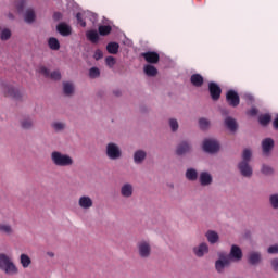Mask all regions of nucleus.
<instances>
[{"label":"nucleus","mask_w":278,"mask_h":278,"mask_svg":"<svg viewBox=\"0 0 278 278\" xmlns=\"http://www.w3.org/2000/svg\"><path fill=\"white\" fill-rule=\"evenodd\" d=\"M269 205L273 210H278V193L269 195Z\"/></svg>","instance_id":"42"},{"label":"nucleus","mask_w":278,"mask_h":278,"mask_svg":"<svg viewBox=\"0 0 278 278\" xmlns=\"http://www.w3.org/2000/svg\"><path fill=\"white\" fill-rule=\"evenodd\" d=\"M90 14L94 18L96 15L92 13H77L76 18H77L78 23H80L81 27H86V22L84 21V16H87Z\"/></svg>","instance_id":"43"},{"label":"nucleus","mask_w":278,"mask_h":278,"mask_svg":"<svg viewBox=\"0 0 278 278\" xmlns=\"http://www.w3.org/2000/svg\"><path fill=\"white\" fill-rule=\"evenodd\" d=\"M188 153H192V143L189 141H181L176 147V155H186Z\"/></svg>","instance_id":"20"},{"label":"nucleus","mask_w":278,"mask_h":278,"mask_svg":"<svg viewBox=\"0 0 278 278\" xmlns=\"http://www.w3.org/2000/svg\"><path fill=\"white\" fill-rule=\"evenodd\" d=\"M12 38V30L10 28H3L0 30V40L2 42H8Z\"/></svg>","instance_id":"36"},{"label":"nucleus","mask_w":278,"mask_h":278,"mask_svg":"<svg viewBox=\"0 0 278 278\" xmlns=\"http://www.w3.org/2000/svg\"><path fill=\"white\" fill-rule=\"evenodd\" d=\"M261 125H268L270 123V115L265 114V115H261L258 118Z\"/></svg>","instance_id":"48"},{"label":"nucleus","mask_w":278,"mask_h":278,"mask_svg":"<svg viewBox=\"0 0 278 278\" xmlns=\"http://www.w3.org/2000/svg\"><path fill=\"white\" fill-rule=\"evenodd\" d=\"M132 162L136 166H142L147 162V152L142 149H137L132 153Z\"/></svg>","instance_id":"17"},{"label":"nucleus","mask_w":278,"mask_h":278,"mask_svg":"<svg viewBox=\"0 0 278 278\" xmlns=\"http://www.w3.org/2000/svg\"><path fill=\"white\" fill-rule=\"evenodd\" d=\"M191 84L197 88H201L203 86V76L201 74H193L191 76Z\"/></svg>","instance_id":"38"},{"label":"nucleus","mask_w":278,"mask_h":278,"mask_svg":"<svg viewBox=\"0 0 278 278\" xmlns=\"http://www.w3.org/2000/svg\"><path fill=\"white\" fill-rule=\"evenodd\" d=\"M88 75L90 79H99V77H101V70H99V67H91Z\"/></svg>","instance_id":"39"},{"label":"nucleus","mask_w":278,"mask_h":278,"mask_svg":"<svg viewBox=\"0 0 278 278\" xmlns=\"http://www.w3.org/2000/svg\"><path fill=\"white\" fill-rule=\"evenodd\" d=\"M118 43L116 42H110L108 46H106V50L109 53H111L112 55H116V53H118Z\"/></svg>","instance_id":"40"},{"label":"nucleus","mask_w":278,"mask_h":278,"mask_svg":"<svg viewBox=\"0 0 278 278\" xmlns=\"http://www.w3.org/2000/svg\"><path fill=\"white\" fill-rule=\"evenodd\" d=\"M46 255H47V257H50L51 260H53V257H55V252H53V251H48V252L46 253Z\"/></svg>","instance_id":"54"},{"label":"nucleus","mask_w":278,"mask_h":278,"mask_svg":"<svg viewBox=\"0 0 278 278\" xmlns=\"http://www.w3.org/2000/svg\"><path fill=\"white\" fill-rule=\"evenodd\" d=\"M87 39L92 42V45H97L99 42V33L97 30H88L86 33Z\"/></svg>","instance_id":"34"},{"label":"nucleus","mask_w":278,"mask_h":278,"mask_svg":"<svg viewBox=\"0 0 278 278\" xmlns=\"http://www.w3.org/2000/svg\"><path fill=\"white\" fill-rule=\"evenodd\" d=\"M250 114H251L252 116H255V114H257V110L252 109V110L250 111Z\"/></svg>","instance_id":"58"},{"label":"nucleus","mask_w":278,"mask_h":278,"mask_svg":"<svg viewBox=\"0 0 278 278\" xmlns=\"http://www.w3.org/2000/svg\"><path fill=\"white\" fill-rule=\"evenodd\" d=\"M267 253H268L269 255H278V244L270 245V247L267 249Z\"/></svg>","instance_id":"50"},{"label":"nucleus","mask_w":278,"mask_h":278,"mask_svg":"<svg viewBox=\"0 0 278 278\" xmlns=\"http://www.w3.org/2000/svg\"><path fill=\"white\" fill-rule=\"evenodd\" d=\"M247 262L249 266L253 268H257V266H262L264 264V254L260 250H251L247 254Z\"/></svg>","instance_id":"6"},{"label":"nucleus","mask_w":278,"mask_h":278,"mask_svg":"<svg viewBox=\"0 0 278 278\" xmlns=\"http://www.w3.org/2000/svg\"><path fill=\"white\" fill-rule=\"evenodd\" d=\"M77 205L81 212H90L94 207V198L89 194H80L77 199Z\"/></svg>","instance_id":"7"},{"label":"nucleus","mask_w":278,"mask_h":278,"mask_svg":"<svg viewBox=\"0 0 278 278\" xmlns=\"http://www.w3.org/2000/svg\"><path fill=\"white\" fill-rule=\"evenodd\" d=\"M134 184L129 181L123 182L119 187V195L122 199H131V197H134Z\"/></svg>","instance_id":"14"},{"label":"nucleus","mask_w":278,"mask_h":278,"mask_svg":"<svg viewBox=\"0 0 278 278\" xmlns=\"http://www.w3.org/2000/svg\"><path fill=\"white\" fill-rule=\"evenodd\" d=\"M0 233L7 238H12L16 233L14 226L8 222H0Z\"/></svg>","instance_id":"16"},{"label":"nucleus","mask_w":278,"mask_h":278,"mask_svg":"<svg viewBox=\"0 0 278 278\" xmlns=\"http://www.w3.org/2000/svg\"><path fill=\"white\" fill-rule=\"evenodd\" d=\"M105 64L109 68H114V66L116 65V59L114 56H108L105 59Z\"/></svg>","instance_id":"47"},{"label":"nucleus","mask_w":278,"mask_h":278,"mask_svg":"<svg viewBox=\"0 0 278 278\" xmlns=\"http://www.w3.org/2000/svg\"><path fill=\"white\" fill-rule=\"evenodd\" d=\"M231 264H232L231 258H229V254L227 252L225 251L217 252V258L215 260L214 268L218 275H223V273H225V269L229 268Z\"/></svg>","instance_id":"4"},{"label":"nucleus","mask_w":278,"mask_h":278,"mask_svg":"<svg viewBox=\"0 0 278 278\" xmlns=\"http://www.w3.org/2000/svg\"><path fill=\"white\" fill-rule=\"evenodd\" d=\"M167 188H169V190H175V184L174 182H168Z\"/></svg>","instance_id":"56"},{"label":"nucleus","mask_w":278,"mask_h":278,"mask_svg":"<svg viewBox=\"0 0 278 278\" xmlns=\"http://www.w3.org/2000/svg\"><path fill=\"white\" fill-rule=\"evenodd\" d=\"M198 181L201 188H210L214 184V176L207 170H202L198 176Z\"/></svg>","instance_id":"10"},{"label":"nucleus","mask_w":278,"mask_h":278,"mask_svg":"<svg viewBox=\"0 0 278 278\" xmlns=\"http://www.w3.org/2000/svg\"><path fill=\"white\" fill-rule=\"evenodd\" d=\"M192 253L199 260L205 257V255H210V243L206 241L199 242L192 248Z\"/></svg>","instance_id":"9"},{"label":"nucleus","mask_w":278,"mask_h":278,"mask_svg":"<svg viewBox=\"0 0 278 278\" xmlns=\"http://www.w3.org/2000/svg\"><path fill=\"white\" fill-rule=\"evenodd\" d=\"M51 79H54V81H60L62 79V74L60 73V71H54L52 73H50Z\"/></svg>","instance_id":"49"},{"label":"nucleus","mask_w":278,"mask_h":278,"mask_svg":"<svg viewBox=\"0 0 278 278\" xmlns=\"http://www.w3.org/2000/svg\"><path fill=\"white\" fill-rule=\"evenodd\" d=\"M0 270L7 275V277H16L20 269L14 258L10 254L0 253Z\"/></svg>","instance_id":"1"},{"label":"nucleus","mask_w":278,"mask_h":278,"mask_svg":"<svg viewBox=\"0 0 278 278\" xmlns=\"http://www.w3.org/2000/svg\"><path fill=\"white\" fill-rule=\"evenodd\" d=\"M50 160L58 168H72V166H75V159L71 154L58 150L50 153Z\"/></svg>","instance_id":"2"},{"label":"nucleus","mask_w":278,"mask_h":278,"mask_svg":"<svg viewBox=\"0 0 278 278\" xmlns=\"http://www.w3.org/2000/svg\"><path fill=\"white\" fill-rule=\"evenodd\" d=\"M56 30L59 31V34L61 36H71V34H73V28H71V26L66 23H61L56 26Z\"/></svg>","instance_id":"26"},{"label":"nucleus","mask_w":278,"mask_h":278,"mask_svg":"<svg viewBox=\"0 0 278 278\" xmlns=\"http://www.w3.org/2000/svg\"><path fill=\"white\" fill-rule=\"evenodd\" d=\"M104 155L110 162H118L123 160V148L117 142L109 141L104 146Z\"/></svg>","instance_id":"3"},{"label":"nucleus","mask_w":278,"mask_h":278,"mask_svg":"<svg viewBox=\"0 0 278 278\" xmlns=\"http://www.w3.org/2000/svg\"><path fill=\"white\" fill-rule=\"evenodd\" d=\"M7 17L9 18V21H14L16 18V16L14 15V13H8Z\"/></svg>","instance_id":"55"},{"label":"nucleus","mask_w":278,"mask_h":278,"mask_svg":"<svg viewBox=\"0 0 278 278\" xmlns=\"http://www.w3.org/2000/svg\"><path fill=\"white\" fill-rule=\"evenodd\" d=\"M38 73L40 75H42L43 77H49L50 76L49 70L45 66H39L38 67Z\"/></svg>","instance_id":"51"},{"label":"nucleus","mask_w":278,"mask_h":278,"mask_svg":"<svg viewBox=\"0 0 278 278\" xmlns=\"http://www.w3.org/2000/svg\"><path fill=\"white\" fill-rule=\"evenodd\" d=\"M199 170L194 167H188L185 172V179H187V181H198L199 180Z\"/></svg>","instance_id":"23"},{"label":"nucleus","mask_w":278,"mask_h":278,"mask_svg":"<svg viewBox=\"0 0 278 278\" xmlns=\"http://www.w3.org/2000/svg\"><path fill=\"white\" fill-rule=\"evenodd\" d=\"M208 90L214 101H218V99H220V87L216 85V83H210Z\"/></svg>","instance_id":"25"},{"label":"nucleus","mask_w":278,"mask_h":278,"mask_svg":"<svg viewBox=\"0 0 278 278\" xmlns=\"http://www.w3.org/2000/svg\"><path fill=\"white\" fill-rule=\"evenodd\" d=\"M274 127H275L276 129H278V115H277V117H276L275 121H274Z\"/></svg>","instance_id":"57"},{"label":"nucleus","mask_w":278,"mask_h":278,"mask_svg":"<svg viewBox=\"0 0 278 278\" xmlns=\"http://www.w3.org/2000/svg\"><path fill=\"white\" fill-rule=\"evenodd\" d=\"M261 147L263 155H265V157H268V155H270V153L273 152V149H275V140H273L271 138H265L262 140Z\"/></svg>","instance_id":"18"},{"label":"nucleus","mask_w":278,"mask_h":278,"mask_svg":"<svg viewBox=\"0 0 278 278\" xmlns=\"http://www.w3.org/2000/svg\"><path fill=\"white\" fill-rule=\"evenodd\" d=\"M198 123H199V127H200V129H202V131H207V129H210V127H212V122L205 117H201Z\"/></svg>","instance_id":"37"},{"label":"nucleus","mask_w":278,"mask_h":278,"mask_svg":"<svg viewBox=\"0 0 278 278\" xmlns=\"http://www.w3.org/2000/svg\"><path fill=\"white\" fill-rule=\"evenodd\" d=\"M228 257H229L230 262H232V264L238 263V262H242V258L244 257V254L242 253V248H240L237 244H232L230 247Z\"/></svg>","instance_id":"11"},{"label":"nucleus","mask_w":278,"mask_h":278,"mask_svg":"<svg viewBox=\"0 0 278 278\" xmlns=\"http://www.w3.org/2000/svg\"><path fill=\"white\" fill-rule=\"evenodd\" d=\"M252 157H253V150L247 148L242 151L241 161H239V162H244L245 164H251Z\"/></svg>","instance_id":"30"},{"label":"nucleus","mask_w":278,"mask_h":278,"mask_svg":"<svg viewBox=\"0 0 278 278\" xmlns=\"http://www.w3.org/2000/svg\"><path fill=\"white\" fill-rule=\"evenodd\" d=\"M237 168L239 170V175L244 177V179H251V177H253V166L251 163L239 162L237 164Z\"/></svg>","instance_id":"12"},{"label":"nucleus","mask_w":278,"mask_h":278,"mask_svg":"<svg viewBox=\"0 0 278 278\" xmlns=\"http://www.w3.org/2000/svg\"><path fill=\"white\" fill-rule=\"evenodd\" d=\"M224 123L229 131H236V129H238V123H236L233 117H226Z\"/></svg>","instance_id":"33"},{"label":"nucleus","mask_w":278,"mask_h":278,"mask_svg":"<svg viewBox=\"0 0 278 278\" xmlns=\"http://www.w3.org/2000/svg\"><path fill=\"white\" fill-rule=\"evenodd\" d=\"M142 55L149 64H157L160 62V54L155 52H146Z\"/></svg>","instance_id":"27"},{"label":"nucleus","mask_w":278,"mask_h":278,"mask_svg":"<svg viewBox=\"0 0 278 278\" xmlns=\"http://www.w3.org/2000/svg\"><path fill=\"white\" fill-rule=\"evenodd\" d=\"M226 100L228 105H230L231 108H238V105H240V96H238V92H236L235 90H229L226 93Z\"/></svg>","instance_id":"19"},{"label":"nucleus","mask_w":278,"mask_h":278,"mask_svg":"<svg viewBox=\"0 0 278 278\" xmlns=\"http://www.w3.org/2000/svg\"><path fill=\"white\" fill-rule=\"evenodd\" d=\"M62 88H63V94L64 97H75V83L73 81H63L62 83Z\"/></svg>","instance_id":"21"},{"label":"nucleus","mask_w":278,"mask_h":278,"mask_svg":"<svg viewBox=\"0 0 278 278\" xmlns=\"http://www.w3.org/2000/svg\"><path fill=\"white\" fill-rule=\"evenodd\" d=\"M269 268L273 270V273L278 274V257L270 258Z\"/></svg>","instance_id":"45"},{"label":"nucleus","mask_w":278,"mask_h":278,"mask_svg":"<svg viewBox=\"0 0 278 278\" xmlns=\"http://www.w3.org/2000/svg\"><path fill=\"white\" fill-rule=\"evenodd\" d=\"M20 125H21L22 129L29 131V130L34 129V118L24 117L20 121Z\"/></svg>","instance_id":"28"},{"label":"nucleus","mask_w":278,"mask_h":278,"mask_svg":"<svg viewBox=\"0 0 278 278\" xmlns=\"http://www.w3.org/2000/svg\"><path fill=\"white\" fill-rule=\"evenodd\" d=\"M38 18V15L36 14V8L34 7H27L23 12V20L26 25H34Z\"/></svg>","instance_id":"13"},{"label":"nucleus","mask_w":278,"mask_h":278,"mask_svg":"<svg viewBox=\"0 0 278 278\" xmlns=\"http://www.w3.org/2000/svg\"><path fill=\"white\" fill-rule=\"evenodd\" d=\"M20 264L22 268H29V266H31V257H29L26 253H22L20 255Z\"/></svg>","instance_id":"32"},{"label":"nucleus","mask_w":278,"mask_h":278,"mask_svg":"<svg viewBox=\"0 0 278 278\" xmlns=\"http://www.w3.org/2000/svg\"><path fill=\"white\" fill-rule=\"evenodd\" d=\"M167 126L169 128V131L172 134H177L179 131V119L175 118V117H170L167 121Z\"/></svg>","instance_id":"29"},{"label":"nucleus","mask_w":278,"mask_h":278,"mask_svg":"<svg viewBox=\"0 0 278 278\" xmlns=\"http://www.w3.org/2000/svg\"><path fill=\"white\" fill-rule=\"evenodd\" d=\"M143 73H146L148 77H156L157 68L151 64H147L143 66Z\"/></svg>","instance_id":"31"},{"label":"nucleus","mask_w":278,"mask_h":278,"mask_svg":"<svg viewBox=\"0 0 278 278\" xmlns=\"http://www.w3.org/2000/svg\"><path fill=\"white\" fill-rule=\"evenodd\" d=\"M204 238H206L208 244H218L220 242V235L215 230H207L204 233Z\"/></svg>","instance_id":"22"},{"label":"nucleus","mask_w":278,"mask_h":278,"mask_svg":"<svg viewBox=\"0 0 278 278\" xmlns=\"http://www.w3.org/2000/svg\"><path fill=\"white\" fill-rule=\"evenodd\" d=\"M3 94L4 97H11V99H21L23 97L21 89L10 85L3 87Z\"/></svg>","instance_id":"15"},{"label":"nucleus","mask_w":278,"mask_h":278,"mask_svg":"<svg viewBox=\"0 0 278 278\" xmlns=\"http://www.w3.org/2000/svg\"><path fill=\"white\" fill-rule=\"evenodd\" d=\"M98 29H99L100 36H108V34H110V31H112L111 26H99Z\"/></svg>","instance_id":"46"},{"label":"nucleus","mask_w":278,"mask_h":278,"mask_svg":"<svg viewBox=\"0 0 278 278\" xmlns=\"http://www.w3.org/2000/svg\"><path fill=\"white\" fill-rule=\"evenodd\" d=\"M113 94H114V97H122L123 91H121V89H115V90H113Z\"/></svg>","instance_id":"53"},{"label":"nucleus","mask_w":278,"mask_h":278,"mask_svg":"<svg viewBox=\"0 0 278 278\" xmlns=\"http://www.w3.org/2000/svg\"><path fill=\"white\" fill-rule=\"evenodd\" d=\"M48 46L51 51H60V40L55 37H50L48 39Z\"/></svg>","instance_id":"35"},{"label":"nucleus","mask_w":278,"mask_h":278,"mask_svg":"<svg viewBox=\"0 0 278 278\" xmlns=\"http://www.w3.org/2000/svg\"><path fill=\"white\" fill-rule=\"evenodd\" d=\"M50 127L54 131V134H62V132L66 131V122L54 121L51 123Z\"/></svg>","instance_id":"24"},{"label":"nucleus","mask_w":278,"mask_h":278,"mask_svg":"<svg viewBox=\"0 0 278 278\" xmlns=\"http://www.w3.org/2000/svg\"><path fill=\"white\" fill-rule=\"evenodd\" d=\"M261 173L268 177L275 173V169L270 165L263 164L261 166Z\"/></svg>","instance_id":"41"},{"label":"nucleus","mask_w":278,"mask_h":278,"mask_svg":"<svg viewBox=\"0 0 278 278\" xmlns=\"http://www.w3.org/2000/svg\"><path fill=\"white\" fill-rule=\"evenodd\" d=\"M136 253L140 260H149L153 253V247L148 239H141L136 244Z\"/></svg>","instance_id":"5"},{"label":"nucleus","mask_w":278,"mask_h":278,"mask_svg":"<svg viewBox=\"0 0 278 278\" xmlns=\"http://www.w3.org/2000/svg\"><path fill=\"white\" fill-rule=\"evenodd\" d=\"M94 60H101L103 58V52L101 50H97L93 55Z\"/></svg>","instance_id":"52"},{"label":"nucleus","mask_w":278,"mask_h":278,"mask_svg":"<svg viewBox=\"0 0 278 278\" xmlns=\"http://www.w3.org/2000/svg\"><path fill=\"white\" fill-rule=\"evenodd\" d=\"M202 149L203 151H205V153L215 155V153H218V151H220V142H218V140H216L215 138L204 139Z\"/></svg>","instance_id":"8"},{"label":"nucleus","mask_w":278,"mask_h":278,"mask_svg":"<svg viewBox=\"0 0 278 278\" xmlns=\"http://www.w3.org/2000/svg\"><path fill=\"white\" fill-rule=\"evenodd\" d=\"M14 8L17 10L18 14H21L25 10V0H16Z\"/></svg>","instance_id":"44"}]
</instances>
